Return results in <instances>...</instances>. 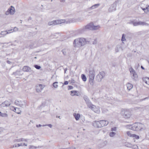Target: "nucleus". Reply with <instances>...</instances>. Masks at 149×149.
Returning a JSON list of instances; mask_svg holds the SVG:
<instances>
[{
  "mask_svg": "<svg viewBox=\"0 0 149 149\" xmlns=\"http://www.w3.org/2000/svg\"><path fill=\"white\" fill-rule=\"evenodd\" d=\"M90 41L89 39H86L83 38H79L74 40L73 44L74 47H80L86 44H89Z\"/></svg>",
  "mask_w": 149,
  "mask_h": 149,
  "instance_id": "f257e3e1",
  "label": "nucleus"
},
{
  "mask_svg": "<svg viewBox=\"0 0 149 149\" xmlns=\"http://www.w3.org/2000/svg\"><path fill=\"white\" fill-rule=\"evenodd\" d=\"M100 27L99 25L95 26L93 23L91 22L82 28L79 29L78 32L79 33H82L88 30H97L99 29Z\"/></svg>",
  "mask_w": 149,
  "mask_h": 149,
  "instance_id": "f03ea898",
  "label": "nucleus"
},
{
  "mask_svg": "<svg viewBox=\"0 0 149 149\" xmlns=\"http://www.w3.org/2000/svg\"><path fill=\"white\" fill-rule=\"evenodd\" d=\"M83 98L86 102V103L88 106L94 112H96L97 111V109L96 108V106L93 104L90 101L88 97L86 95H84Z\"/></svg>",
  "mask_w": 149,
  "mask_h": 149,
  "instance_id": "7ed1b4c3",
  "label": "nucleus"
},
{
  "mask_svg": "<svg viewBox=\"0 0 149 149\" xmlns=\"http://www.w3.org/2000/svg\"><path fill=\"white\" fill-rule=\"evenodd\" d=\"M72 22V21L71 20L69 19L67 21L65 19H58L50 22H49L48 24L50 26L53 25H55L59 24H61L62 23L68 24Z\"/></svg>",
  "mask_w": 149,
  "mask_h": 149,
  "instance_id": "20e7f679",
  "label": "nucleus"
},
{
  "mask_svg": "<svg viewBox=\"0 0 149 149\" xmlns=\"http://www.w3.org/2000/svg\"><path fill=\"white\" fill-rule=\"evenodd\" d=\"M143 125L140 123H135L129 126L130 129L136 131L140 130L143 128Z\"/></svg>",
  "mask_w": 149,
  "mask_h": 149,
  "instance_id": "39448f33",
  "label": "nucleus"
},
{
  "mask_svg": "<svg viewBox=\"0 0 149 149\" xmlns=\"http://www.w3.org/2000/svg\"><path fill=\"white\" fill-rule=\"evenodd\" d=\"M89 73V82L91 85H93V81L95 77L94 70L93 69H90Z\"/></svg>",
  "mask_w": 149,
  "mask_h": 149,
  "instance_id": "423d86ee",
  "label": "nucleus"
},
{
  "mask_svg": "<svg viewBox=\"0 0 149 149\" xmlns=\"http://www.w3.org/2000/svg\"><path fill=\"white\" fill-rule=\"evenodd\" d=\"M15 104L17 106L22 108L26 107V103L25 101H21L16 100L15 102Z\"/></svg>",
  "mask_w": 149,
  "mask_h": 149,
  "instance_id": "0eeeda50",
  "label": "nucleus"
},
{
  "mask_svg": "<svg viewBox=\"0 0 149 149\" xmlns=\"http://www.w3.org/2000/svg\"><path fill=\"white\" fill-rule=\"evenodd\" d=\"M129 70L131 74H132V78L134 80H136L138 78V75L132 67L130 68Z\"/></svg>",
  "mask_w": 149,
  "mask_h": 149,
  "instance_id": "6e6552de",
  "label": "nucleus"
},
{
  "mask_svg": "<svg viewBox=\"0 0 149 149\" xmlns=\"http://www.w3.org/2000/svg\"><path fill=\"white\" fill-rule=\"evenodd\" d=\"M122 113L123 117L125 118H129L131 116L130 112L127 110L123 111Z\"/></svg>",
  "mask_w": 149,
  "mask_h": 149,
  "instance_id": "1a4fd4ad",
  "label": "nucleus"
},
{
  "mask_svg": "<svg viewBox=\"0 0 149 149\" xmlns=\"http://www.w3.org/2000/svg\"><path fill=\"white\" fill-rule=\"evenodd\" d=\"M118 2V1H116L109 8L108 11L110 12H111L113 11H115L116 9V8L117 5V3Z\"/></svg>",
  "mask_w": 149,
  "mask_h": 149,
  "instance_id": "9d476101",
  "label": "nucleus"
},
{
  "mask_svg": "<svg viewBox=\"0 0 149 149\" xmlns=\"http://www.w3.org/2000/svg\"><path fill=\"white\" fill-rule=\"evenodd\" d=\"M93 125L95 127L98 128L102 127L100 120V121H95L93 123Z\"/></svg>",
  "mask_w": 149,
  "mask_h": 149,
  "instance_id": "9b49d317",
  "label": "nucleus"
},
{
  "mask_svg": "<svg viewBox=\"0 0 149 149\" xmlns=\"http://www.w3.org/2000/svg\"><path fill=\"white\" fill-rule=\"evenodd\" d=\"M44 88L43 86L41 84H39L36 86V90L37 92H40Z\"/></svg>",
  "mask_w": 149,
  "mask_h": 149,
  "instance_id": "f8f14e48",
  "label": "nucleus"
},
{
  "mask_svg": "<svg viewBox=\"0 0 149 149\" xmlns=\"http://www.w3.org/2000/svg\"><path fill=\"white\" fill-rule=\"evenodd\" d=\"M100 122L102 127L107 126L109 123L108 121L106 120H101Z\"/></svg>",
  "mask_w": 149,
  "mask_h": 149,
  "instance_id": "ddd939ff",
  "label": "nucleus"
},
{
  "mask_svg": "<svg viewBox=\"0 0 149 149\" xmlns=\"http://www.w3.org/2000/svg\"><path fill=\"white\" fill-rule=\"evenodd\" d=\"M15 12V9L13 6L10 7V15H13Z\"/></svg>",
  "mask_w": 149,
  "mask_h": 149,
  "instance_id": "4468645a",
  "label": "nucleus"
},
{
  "mask_svg": "<svg viewBox=\"0 0 149 149\" xmlns=\"http://www.w3.org/2000/svg\"><path fill=\"white\" fill-rule=\"evenodd\" d=\"M100 5V4L99 3L95 4V5L91 6V7L88 8V10H90L96 8L99 6Z\"/></svg>",
  "mask_w": 149,
  "mask_h": 149,
  "instance_id": "2eb2a0df",
  "label": "nucleus"
},
{
  "mask_svg": "<svg viewBox=\"0 0 149 149\" xmlns=\"http://www.w3.org/2000/svg\"><path fill=\"white\" fill-rule=\"evenodd\" d=\"M23 70L24 72H30L31 71V68L27 66H24L23 68Z\"/></svg>",
  "mask_w": 149,
  "mask_h": 149,
  "instance_id": "dca6fc26",
  "label": "nucleus"
},
{
  "mask_svg": "<svg viewBox=\"0 0 149 149\" xmlns=\"http://www.w3.org/2000/svg\"><path fill=\"white\" fill-rule=\"evenodd\" d=\"M1 106L3 107H7L9 106V102L8 101H5L1 104Z\"/></svg>",
  "mask_w": 149,
  "mask_h": 149,
  "instance_id": "f3484780",
  "label": "nucleus"
},
{
  "mask_svg": "<svg viewBox=\"0 0 149 149\" xmlns=\"http://www.w3.org/2000/svg\"><path fill=\"white\" fill-rule=\"evenodd\" d=\"M143 80L146 84L149 85V78L147 77L143 78Z\"/></svg>",
  "mask_w": 149,
  "mask_h": 149,
  "instance_id": "a211bd4d",
  "label": "nucleus"
},
{
  "mask_svg": "<svg viewBox=\"0 0 149 149\" xmlns=\"http://www.w3.org/2000/svg\"><path fill=\"white\" fill-rule=\"evenodd\" d=\"M103 78H102L101 75H100L99 74H98L96 76V79L98 81H101Z\"/></svg>",
  "mask_w": 149,
  "mask_h": 149,
  "instance_id": "6ab92c4d",
  "label": "nucleus"
},
{
  "mask_svg": "<svg viewBox=\"0 0 149 149\" xmlns=\"http://www.w3.org/2000/svg\"><path fill=\"white\" fill-rule=\"evenodd\" d=\"M10 109L17 113H19V112H18L15 111L16 109H18V111L19 110V109L18 108L14 107L13 106H11L10 107Z\"/></svg>",
  "mask_w": 149,
  "mask_h": 149,
  "instance_id": "aec40b11",
  "label": "nucleus"
},
{
  "mask_svg": "<svg viewBox=\"0 0 149 149\" xmlns=\"http://www.w3.org/2000/svg\"><path fill=\"white\" fill-rule=\"evenodd\" d=\"M126 85L127 89L129 90H130L132 88V85L130 83H127Z\"/></svg>",
  "mask_w": 149,
  "mask_h": 149,
  "instance_id": "412c9836",
  "label": "nucleus"
},
{
  "mask_svg": "<svg viewBox=\"0 0 149 149\" xmlns=\"http://www.w3.org/2000/svg\"><path fill=\"white\" fill-rule=\"evenodd\" d=\"M74 116L75 117V119L77 120H79L80 117V115L79 113H74Z\"/></svg>",
  "mask_w": 149,
  "mask_h": 149,
  "instance_id": "4be33fe9",
  "label": "nucleus"
},
{
  "mask_svg": "<svg viewBox=\"0 0 149 149\" xmlns=\"http://www.w3.org/2000/svg\"><path fill=\"white\" fill-rule=\"evenodd\" d=\"M68 52V49H63L62 51V52L64 56H65L67 55V53Z\"/></svg>",
  "mask_w": 149,
  "mask_h": 149,
  "instance_id": "5701e85b",
  "label": "nucleus"
},
{
  "mask_svg": "<svg viewBox=\"0 0 149 149\" xmlns=\"http://www.w3.org/2000/svg\"><path fill=\"white\" fill-rule=\"evenodd\" d=\"M125 145L126 146L129 148H132V144L127 142L125 143Z\"/></svg>",
  "mask_w": 149,
  "mask_h": 149,
  "instance_id": "b1692460",
  "label": "nucleus"
},
{
  "mask_svg": "<svg viewBox=\"0 0 149 149\" xmlns=\"http://www.w3.org/2000/svg\"><path fill=\"white\" fill-rule=\"evenodd\" d=\"M121 48V46L120 45H117L115 48V51L116 52H119L120 49Z\"/></svg>",
  "mask_w": 149,
  "mask_h": 149,
  "instance_id": "393cba45",
  "label": "nucleus"
},
{
  "mask_svg": "<svg viewBox=\"0 0 149 149\" xmlns=\"http://www.w3.org/2000/svg\"><path fill=\"white\" fill-rule=\"evenodd\" d=\"M81 78L84 81H85L86 80V77L84 74H82L81 75Z\"/></svg>",
  "mask_w": 149,
  "mask_h": 149,
  "instance_id": "a878e982",
  "label": "nucleus"
},
{
  "mask_svg": "<svg viewBox=\"0 0 149 149\" xmlns=\"http://www.w3.org/2000/svg\"><path fill=\"white\" fill-rule=\"evenodd\" d=\"M99 74L100 75H101L102 78H104L105 76V73L104 72L102 71L101 72H100Z\"/></svg>",
  "mask_w": 149,
  "mask_h": 149,
  "instance_id": "bb28decb",
  "label": "nucleus"
},
{
  "mask_svg": "<svg viewBox=\"0 0 149 149\" xmlns=\"http://www.w3.org/2000/svg\"><path fill=\"white\" fill-rule=\"evenodd\" d=\"M77 91H70L71 94L70 95L72 96L76 95L75 93H77Z\"/></svg>",
  "mask_w": 149,
  "mask_h": 149,
  "instance_id": "cd10ccee",
  "label": "nucleus"
},
{
  "mask_svg": "<svg viewBox=\"0 0 149 149\" xmlns=\"http://www.w3.org/2000/svg\"><path fill=\"white\" fill-rule=\"evenodd\" d=\"M130 23L133 24L134 26H137L139 25L138 22H136L134 21H132Z\"/></svg>",
  "mask_w": 149,
  "mask_h": 149,
  "instance_id": "c85d7f7f",
  "label": "nucleus"
},
{
  "mask_svg": "<svg viewBox=\"0 0 149 149\" xmlns=\"http://www.w3.org/2000/svg\"><path fill=\"white\" fill-rule=\"evenodd\" d=\"M127 134L128 135V136H130V137H134V136L135 135L134 134H132L129 131H128L127 132Z\"/></svg>",
  "mask_w": 149,
  "mask_h": 149,
  "instance_id": "c756f323",
  "label": "nucleus"
},
{
  "mask_svg": "<svg viewBox=\"0 0 149 149\" xmlns=\"http://www.w3.org/2000/svg\"><path fill=\"white\" fill-rule=\"evenodd\" d=\"M13 74H15V76L20 75L21 74L20 73V72L18 71H17L15 72H13Z\"/></svg>",
  "mask_w": 149,
  "mask_h": 149,
  "instance_id": "7c9ffc66",
  "label": "nucleus"
},
{
  "mask_svg": "<svg viewBox=\"0 0 149 149\" xmlns=\"http://www.w3.org/2000/svg\"><path fill=\"white\" fill-rule=\"evenodd\" d=\"M8 33L7 31H1V34L2 35L4 36Z\"/></svg>",
  "mask_w": 149,
  "mask_h": 149,
  "instance_id": "2f4dec72",
  "label": "nucleus"
},
{
  "mask_svg": "<svg viewBox=\"0 0 149 149\" xmlns=\"http://www.w3.org/2000/svg\"><path fill=\"white\" fill-rule=\"evenodd\" d=\"M57 82H54L53 84V86L55 88H56L58 87V85H57L58 84Z\"/></svg>",
  "mask_w": 149,
  "mask_h": 149,
  "instance_id": "473e14b6",
  "label": "nucleus"
},
{
  "mask_svg": "<svg viewBox=\"0 0 149 149\" xmlns=\"http://www.w3.org/2000/svg\"><path fill=\"white\" fill-rule=\"evenodd\" d=\"M17 28L16 27H15L13 30L12 29H10V33L13 32V31H17Z\"/></svg>",
  "mask_w": 149,
  "mask_h": 149,
  "instance_id": "72a5a7b5",
  "label": "nucleus"
},
{
  "mask_svg": "<svg viewBox=\"0 0 149 149\" xmlns=\"http://www.w3.org/2000/svg\"><path fill=\"white\" fill-rule=\"evenodd\" d=\"M115 134L116 133L113 132H110L109 134V135L111 137H113L115 135Z\"/></svg>",
  "mask_w": 149,
  "mask_h": 149,
  "instance_id": "f704fd0d",
  "label": "nucleus"
},
{
  "mask_svg": "<svg viewBox=\"0 0 149 149\" xmlns=\"http://www.w3.org/2000/svg\"><path fill=\"white\" fill-rule=\"evenodd\" d=\"M34 67L37 69H40L41 68L40 66L38 65H34Z\"/></svg>",
  "mask_w": 149,
  "mask_h": 149,
  "instance_id": "c9c22d12",
  "label": "nucleus"
},
{
  "mask_svg": "<svg viewBox=\"0 0 149 149\" xmlns=\"http://www.w3.org/2000/svg\"><path fill=\"white\" fill-rule=\"evenodd\" d=\"M141 25H145V26H148V25H149V24H148V23H146L145 22H141Z\"/></svg>",
  "mask_w": 149,
  "mask_h": 149,
  "instance_id": "e433bc0d",
  "label": "nucleus"
},
{
  "mask_svg": "<svg viewBox=\"0 0 149 149\" xmlns=\"http://www.w3.org/2000/svg\"><path fill=\"white\" fill-rule=\"evenodd\" d=\"M0 116L2 117H6L7 116V115L6 113H2L1 112V113L0 114Z\"/></svg>",
  "mask_w": 149,
  "mask_h": 149,
  "instance_id": "4c0bfd02",
  "label": "nucleus"
},
{
  "mask_svg": "<svg viewBox=\"0 0 149 149\" xmlns=\"http://www.w3.org/2000/svg\"><path fill=\"white\" fill-rule=\"evenodd\" d=\"M126 40V39L125 38V36L124 34H123L122 36V38H121V40L122 41H124Z\"/></svg>",
  "mask_w": 149,
  "mask_h": 149,
  "instance_id": "58836bf2",
  "label": "nucleus"
},
{
  "mask_svg": "<svg viewBox=\"0 0 149 149\" xmlns=\"http://www.w3.org/2000/svg\"><path fill=\"white\" fill-rule=\"evenodd\" d=\"M133 149H138V146L136 145H132V147Z\"/></svg>",
  "mask_w": 149,
  "mask_h": 149,
  "instance_id": "ea45409f",
  "label": "nucleus"
},
{
  "mask_svg": "<svg viewBox=\"0 0 149 149\" xmlns=\"http://www.w3.org/2000/svg\"><path fill=\"white\" fill-rule=\"evenodd\" d=\"M15 147H18L21 146H22V143H18L17 144H15Z\"/></svg>",
  "mask_w": 149,
  "mask_h": 149,
  "instance_id": "a19ab883",
  "label": "nucleus"
},
{
  "mask_svg": "<svg viewBox=\"0 0 149 149\" xmlns=\"http://www.w3.org/2000/svg\"><path fill=\"white\" fill-rule=\"evenodd\" d=\"M47 125H41L40 124H39L38 125H36V127H41V126H43V127H44V126H46Z\"/></svg>",
  "mask_w": 149,
  "mask_h": 149,
  "instance_id": "79ce46f5",
  "label": "nucleus"
},
{
  "mask_svg": "<svg viewBox=\"0 0 149 149\" xmlns=\"http://www.w3.org/2000/svg\"><path fill=\"white\" fill-rule=\"evenodd\" d=\"M97 39H95L94 40L92 44L93 45L96 44L97 43Z\"/></svg>",
  "mask_w": 149,
  "mask_h": 149,
  "instance_id": "37998d69",
  "label": "nucleus"
},
{
  "mask_svg": "<svg viewBox=\"0 0 149 149\" xmlns=\"http://www.w3.org/2000/svg\"><path fill=\"white\" fill-rule=\"evenodd\" d=\"M149 98V97H146V98H144L143 99H140L139 100V102H141V101H143V100H145L146 99H148Z\"/></svg>",
  "mask_w": 149,
  "mask_h": 149,
  "instance_id": "c03bdc74",
  "label": "nucleus"
},
{
  "mask_svg": "<svg viewBox=\"0 0 149 149\" xmlns=\"http://www.w3.org/2000/svg\"><path fill=\"white\" fill-rule=\"evenodd\" d=\"M73 88V87L72 86H68V90L72 89Z\"/></svg>",
  "mask_w": 149,
  "mask_h": 149,
  "instance_id": "a18cd8bd",
  "label": "nucleus"
},
{
  "mask_svg": "<svg viewBox=\"0 0 149 149\" xmlns=\"http://www.w3.org/2000/svg\"><path fill=\"white\" fill-rule=\"evenodd\" d=\"M5 14L7 15L9 14V8L8 9L7 11L6 12Z\"/></svg>",
  "mask_w": 149,
  "mask_h": 149,
  "instance_id": "49530a36",
  "label": "nucleus"
},
{
  "mask_svg": "<svg viewBox=\"0 0 149 149\" xmlns=\"http://www.w3.org/2000/svg\"><path fill=\"white\" fill-rule=\"evenodd\" d=\"M116 127H112L111 128V130L112 131H115L116 130Z\"/></svg>",
  "mask_w": 149,
  "mask_h": 149,
  "instance_id": "de8ad7c7",
  "label": "nucleus"
},
{
  "mask_svg": "<svg viewBox=\"0 0 149 149\" xmlns=\"http://www.w3.org/2000/svg\"><path fill=\"white\" fill-rule=\"evenodd\" d=\"M142 9L144 11L145 13H147L149 12L148 10H147L146 11L145 10H146V8H142Z\"/></svg>",
  "mask_w": 149,
  "mask_h": 149,
  "instance_id": "09e8293b",
  "label": "nucleus"
},
{
  "mask_svg": "<svg viewBox=\"0 0 149 149\" xmlns=\"http://www.w3.org/2000/svg\"><path fill=\"white\" fill-rule=\"evenodd\" d=\"M21 139V141H27V139Z\"/></svg>",
  "mask_w": 149,
  "mask_h": 149,
  "instance_id": "8fccbe9b",
  "label": "nucleus"
},
{
  "mask_svg": "<svg viewBox=\"0 0 149 149\" xmlns=\"http://www.w3.org/2000/svg\"><path fill=\"white\" fill-rule=\"evenodd\" d=\"M68 81H65L64 83V85H66L68 84Z\"/></svg>",
  "mask_w": 149,
  "mask_h": 149,
  "instance_id": "3c124183",
  "label": "nucleus"
},
{
  "mask_svg": "<svg viewBox=\"0 0 149 149\" xmlns=\"http://www.w3.org/2000/svg\"><path fill=\"white\" fill-rule=\"evenodd\" d=\"M134 137H135V138L137 139H138L139 138V136H138V135H136L135 134V135L134 136Z\"/></svg>",
  "mask_w": 149,
  "mask_h": 149,
  "instance_id": "603ef678",
  "label": "nucleus"
},
{
  "mask_svg": "<svg viewBox=\"0 0 149 149\" xmlns=\"http://www.w3.org/2000/svg\"><path fill=\"white\" fill-rule=\"evenodd\" d=\"M46 125H47L46 126H48L50 128H52V125L51 124H49Z\"/></svg>",
  "mask_w": 149,
  "mask_h": 149,
  "instance_id": "864d4df0",
  "label": "nucleus"
},
{
  "mask_svg": "<svg viewBox=\"0 0 149 149\" xmlns=\"http://www.w3.org/2000/svg\"><path fill=\"white\" fill-rule=\"evenodd\" d=\"M16 141L17 142L21 141V139H18L16 140Z\"/></svg>",
  "mask_w": 149,
  "mask_h": 149,
  "instance_id": "5fc2aeb1",
  "label": "nucleus"
},
{
  "mask_svg": "<svg viewBox=\"0 0 149 149\" xmlns=\"http://www.w3.org/2000/svg\"><path fill=\"white\" fill-rule=\"evenodd\" d=\"M36 148V147H35L33 146H31L29 148Z\"/></svg>",
  "mask_w": 149,
  "mask_h": 149,
  "instance_id": "6e6d98bb",
  "label": "nucleus"
},
{
  "mask_svg": "<svg viewBox=\"0 0 149 149\" xmlns=\"http://www.w3.org/2000/svg\"><path fill=\"white\" fill-rule=\"evenodd\" d=\"M141 22H140V21L138 22L139 25H141Z\"/></svg>",
  "mask_w": 149,
  "mask_h": 149,
  "instance_id": "4d7b16f0",
  "label": "nucleus"
},
{
  "mask_svg": "<svg viewBox=\"0 0 149 149\" xmlns=\"http://www.w3.org/2000/svg\"><path fill=\"white\" fill-rule=\"evenodd\" d=\"M66 0H60L61 2H65Z\"/></svg>",
  "mask_w": 149,
  "mask_h": 149,
  "instance_id": "13d9d810",
  "label": "nucleus"
},
{
  "mask_svg": "<svg viewBox=\"0 0 149 149\" xmlns=\"http://www.w3.org/2000/svg\"><path fill=\"white\" fill-rule=\"evenodd\" d=\"M141 68L143 70H144L145 69V68L142 65H141Z\"/></svg>",
  "mask_w": 149,
  "mask_h": 149,
  "instance_id": "bf43d9fd",
  "label": "nucleus"
},
{
  "mask_svg": "<svg viewBox=\"0 0 149 149\" xmlns=\"http://www.w3.org/2000/svg\"><path fill=\"white\" fill-rule=\"evenodd\" d=\"M22 146H27V144H25L24 143L23 144V145L22 144Z\"/></svg>",
  "mask_w": 149,
  "mask_h": 149,
  "instance_id": "052dcab7",
  "label": "nucleus"
},
{
  "mask_svg": "<svg viewBox=\"0 0 149 149\" xmlns=\"http://www.w3.org/2000/svg\"><path fill=\"white\" fill-rule=\"evenodd\" d=\"M146 8V10L147 9V10H148V9H149V6H148Z\"/></svg>",
  "mask_w": 149,
  "mask_h": 149,
  "instance_id": "680f3d73",
  "label": "nucleus"
},
{
  "mask_svg": "<svg viewBox=\"0 0 149 149\" xmlns=\"http://www.w3.org/2000/svg\"><path fill=\"white\" fill-rule=\"evenodd\" d=\"M67 70V68H66L64 70V73H65L66 70Z\"/></svg>",
  "mask_w": 149,
  "mask_h": 149,
  "instance_id": "e2e57ef3",
  "label": "nucleus"
},
{
  "mask_svg": "<svg viewBox=\"0 0 149 149\" xmlns=\"http://www.w3.org/2000/svg\"><path fill=\"white\" fill-rule=\"evenodd\" d=\"M7 63H8L9 64V60H7Z\"/></svg>",
  "mask_w": 149,
  "mask_h": 149,
  "instance_id": "0e129e2a",
  "label": "nucleus"
},
{
  "mask_svg": "<svg viewBox=\"0 0 149 149\" xmlns=\"http://www.w3.org/2000/svg\"><path fill=\"white\" fill-rule=\"evenodd\" d=\"M31 17H30L28 19V20H31Z\"/></svg>",
  "mask_w": 149,
  "mask_h": 149,
  "instance_id": "69168bd1",
  "label": "nucleus"
},
{
  "mask_svg": "<svg viewBox=\"0 0 149 149\" xmlns=\"http://www.w3.org/2000/svg\"><path fill=\"white\" fill-rule=\"evenodd\" d=\"M68 149H75V147L72 148V149L68 148Z\"/></svg>",
  "mask_w": 149,
  "mask_h": 149,
  "instance_id": "338daca9",
  "label": "nucleus"
},
{
  "mask_svg": "<svg viewBox=\"0 0 149 149\" xmlns=\"http://www.w3.org/2000/svg\"><path fill=\"white\" fill-rule=\"evenodd\" d=\"M57 117V118H58H58H59L60 119H61V118H60V116H58H58H57V117Z\"/></svg>",
  "mask_w": 149,
  "mask_h": 149,
  "instance_id": "774afa93",
  "label": "nucleus"
}]
</instances>
